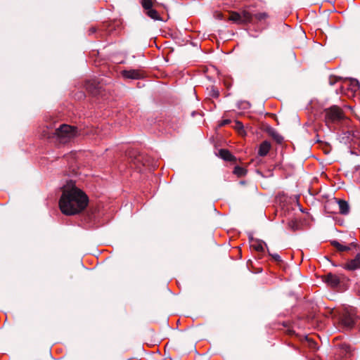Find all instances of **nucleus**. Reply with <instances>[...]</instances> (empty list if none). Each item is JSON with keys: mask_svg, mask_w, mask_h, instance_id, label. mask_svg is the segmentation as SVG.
<instances>
[{"mask_svg": "<svg viewBox=\"0 0 360 360\" xmlns=\"http://www.w3.org/2000/svg\"><path fill=\"white\" fill-rule=\"evenodd\" d=\"M332 245L339 251L343 252V251H348L351 250L352 247L354 246V244L353 243H350L349 245H345L343 244L340 243L338 241H333Z\"/></svg>", "mask_w": 360, "mask_h": 360, "instance_id": "14", "label": "nucleus"}, {"mask_svg": "<svg viewBox=\"0 0 360 360\" xmlns=\"http://www.w3.org/2000/svg\"><path fill=\"white\" fill-rule=\"evenodd\" d=\"M77 134L76 127L62 124L56 130H52L47 127L42 131L41 136L44 138L53 139L59 143H65L74 138Z\"/></svg>", "mask_w": 360, "mask_h": 360, "instance_id": "2", "label": "nucleus"}, {"mask_svg": "<svg viewBox=\"0 0 360 360\" xmlns=\"http://www.w3.org/2000/svg\"><path fill=\"white\" fill-rule=\"evenodd\" d=\"M306 339L309 342V345L311 347H312V348H316V343L314 341L311 340L309 338H307Z\"/></svg>", "mask_w": 360, "mask_h": 360, "instance_id": "21", "label": "nucleus"}, {"mask_svg": "<svg viewBox=\"0 0 360 360\" xmlns=\"http://www.w3.org/2000/svg\"><path fill=\"white\" fill-rule=\"evenodd\" d=\"M268 18V14L265 12L258 13L255 15H252V20L255 19L257 21L264 20Z\"/></svg>", "mask_w": 360, "mask_h": 360, "instance_id": "16", "label": "nucleus"}, {"mask_svg": "<svg viewBox=\"0 0 360 360\" xmlns=\"http://www.w3.org/2000/svg\"><path fill=\"white\" fill-rule=\"evenodd\" d=\"M90 33H94L96 32V28L92 27L89 30Z\"/></svg>", "mask_w": 360, "mask_h": 360, "instance_id": "27", "label": "nucleus"}, {"mask_svg": "<svg viewBox=\"0 0 360 360\" xmlns=\"http://www.w3.org/2000/svg\"><path fill=\"white\" fill-rule=\"evenodd\" d=\"M229 19L236 23H248L252 22V14L243 11L241 13L233 12L231 13Z\"/></svg>", "mask_w": 360, "mask_h": 360, "instance_id": "5", "label": "nucleus"}, {"mask_svg": "<svg viewBox=\"0 0 360 360\" xmlns=\"http://www.w3.org/2000/svg\"><path fill=\"white\" fill-rule=\"evenodd\" d=\"M326 282L332 287H337L340 283V279L336 275L328 274L326 277Z\"/></svg>", "mask_w": 360, "mask_h": 360, "instance_id": "10", "label": "nucleus"}, {"mask_svg": "<svg viewBox=\"0 0 360 360\" xmlns=\"http://www.w3.org/2000/svg\"><path fill=\"white\" fill-rule=\"evenodd\" d=\"M272 257L276 261H280L281 259V257L278 254L272 255Z\"/></svg>", "mask_w": 360, "mask_h": 360, "instance_id": "24", "label": "nucleus"}, {"mask_svg": "<svg viewBox=\"0 0 360 360\" xmlns=\"http://www.w3.org/2000/svg\"><path fill=\"white\" fill-rule=\"evenodd\" d=\"M87 195L72 181H68L62 188L59 200V207L65 215H75L82 212L87 206Z\"/></svg>", "mask_w": 360, "mask_h": 360, "instance_id": "1", "label": "nucleus"}, {"mask_svg": "<svg viewBox=\"0 0 360 360\" xmlns=\"http://www.w3.org/2000/svg\"><path fill=\"white\" fill-rule=\"evenodd\" d=\"M236 127H237L238 129H243V124H242V123H241V122H236Z\"/></svg>", "mask_w": 360, "mask_h": 360, "instance_id": "25", "label": "nucleus"}, {"mask_svg": "<svg viewBox=\"0 0 360 360\" xmlns=\"http://www.w3.org/2000/svg\"><path fill=\"white\" fill-rule=\"evenodd\" d=\"M141 3L146 11L152 8L153 4L150 0H141Z\"/></svg>", "mask_w": 360, "mask_h": 360, "instance_id": "17", "label": "nucleus"}, {"mask_svg": "<svg viewBox=\"0 0 360 360\" xmlns=\"http://www.w3.org/2000/svg\"><path fill=\"white\" fill-rule=\"evenodd\" d=\"M274 139L279 143H281L283 141V137L278 134L274 136Z\"/></svg>", "mask_w": 360, "mask_h": 360, "instance_id": "22", "label": "nucleus"}, {"mask_svg": "<svg viewBox=\"0 0 360 360\" xmlns=\"http://www.w3.org/2000/svg\"><path fill=\"white\" fill-rule=\"evenodd\" d=\"M338 207H339V212L342 214H347L349 212V206L347 201L344 200H338L337 201Z\"/></svg>", "mask_w": 360, "mask_h": 360, "instance_id": "12", "label": "nucleus"}, {"mask_svg": "<svg viewBox=\"0 0 360 360\" xmlns=\"http://www.w3.org/2000/svg\"><path fill=\"white\" fill-rule=\"evenodd\" d=\"M344 349H345V351H346L347 352H350V347H349V346L345 345V346H344Z\"/></svg>", "mask_w": 360, "mask_h": 360, "instance_id": "26", "label": "nucleus"}, {"mask_svg": "<svg viewBox=\"0 0 360 360\" xmlns=\"http://www.w3.org/2000/svg\"><path fill=\"white\" fill-rule=\"evenodd\" d=\"M357 319L356 311L354 308L347 309L342 316L341 321L347 328H352Z\"/></svg>", "mask_w": 360, "mask_h": 360, "instance_id": "4", "label": "nucleus"}, {"mask_svg": "<svg viewBox=\"0 0 360 360\" xmlns=\"http://www.w3.org/2000/svg\"><path fill=\"white\" fill-rule=\"evenodd\" d=\"M352 90L356 91L359 89V83L357 80L354 79L352 81Z\"/></svg>", "mask_w": 360, "mask_h": 360, "instance_id": "20", "label": "nucleus"}, {"mask_svg": "<svg viewBox=\"0 0 360 360\" xmlns=\"http://www.w3.org/2000/svg\"><path fill=\"white\" fill-rule=\"evenodd\" d=\"M229 120H224L223 121H221V122L220 123V126H224L226 124H228L229 123Z\"/></svg>", "mask_w": 360, "mask_h": 360, "instance_id": "23", "label": "nucleus"}, {"mask_svg": "<svg viewBox=\"0 0 360 360\" xmlns=\"http://www.w3.org/2000/svg\"><path fill=\"white\" fill-rule=\"evenodd\" d=\"M146 14L148 17H150L151 19H153L155 20H160V15L158 14V11L155 9H149L146 11Z\"/></svg>", "mask_w": 360, "mask_h": 360, "instance_id": "15", "label": "nucleus"}, {"mask_svg": "<svg viewBox=\"0 0 360 360\" xmlns=\"http://www.w3.org/2000/svg\"><path fill=\"white\" fill-rule=\"evenodd\" d=\"M233 172L238 176H241L245 174V170L243 167L237 166L234 168Z\"/></svg>", "mask_w": 360, "mask_h": 360, "instance_id": "18", "label": "nucleus"}, {"mask_svg": "<svg viewBox=\"0 0 360 360\" xmlns=\"http://www.w3.org/2000/svg\"><path fill=\"white\" fill-rule=\"evenodd\" d=\"M122 75L127 79H139L143 77V74L139 70H123Z\"/></svg>", "mask_w": 360, "mask_h": 360, "instance_id": "7", "label": "nucleus"}, {"mask_svg": "<svg viewBox=\"0 0 360 360\" xmlns=\"http://www.w3.org/2000/svg\"><path fill=\"white\" fill-rule=\"evenodd\" d=\"M345 117L343 111L337 105L331 106L325 110V121L327 124L338 123Z\"/></svg>", "mask_w": 360, "mask_h": 360, "instance_id": "3", "label": "nucleus"}, {"mask_svg": "<svg viewBox=\"0 0 360 360\" xmlns=\"http://www.w3.org/2000/svg\"><path fill=\"white\" fill-rule=\"evenodd\" d=\"M219 155L221 158L226 161L233 162L236 160V158L226 149H221L219 151Z\"/></svg>", "mask_w": 360, "mask_h": 360, "instance_id": "11", "label": "nucleus"}, {"mask_svg": "<svg viewBox=\"0 0 360 360\" xmlns=\"http://www.w3.org/2000/svg\"><path fill=\"white\" fill-rule=\"evenodd\" d=\"M342 266L345 269L349 271L360 269V254H357L353 259L348 261Z\"/></svg>", "mask_w": 360, "mask_h": 360, "instance_id": "6", "label": "nucleus"}, {"mask_svg": "<svg viewBox=\"0 0 360 360\" xmlns=\"http://www.w3.org/2000/svg\"><path fill=\"white\" fill-rule=\"evenodd\" d=\"M288 226L292 230H296L298 229V224H297V221L295 220H292V221H289Z\"/></svg>", "mask_w": 360, "mask_h": 360, "instance_id": "19", "label": "nucleus"}, {"mask_svg": "<svg viewBox=\"0 0 360 360\" xmlns=\"http://www.w3.org/2000/svg\"><path fill=\"white\" fill-rule=\"evenodd\" d=\"M271 148V144L269 142L265 141H263L260 146H259V150H258V154L260 155V156H265L267 155V153H269V150Z\"/></svg>", "mask_w": 360, "mask_h": 360, "instance_id": "13", "label": "nucleus"}, {"mask_svg": "<svg viewBox=\"0 0 360 360\" xmlns=\"http://www.w3.org/2000/svg\"><path fill=\"white\" fill-rule=\"evenodd\" d=\"M85 87L89 92L96 94L97 91L101 88V86L97 80L92 79L86 82Z\"/></svg>", "mask_w": 360, "mask_h": 360, "instance_id": "8", "label": "nucleus"}, {"mask_svg": "<svg viewBox=\"0 0 360 360\" xmlns=\"http://www.w3.org/2000/svg\"><path fill=\"white\" fill-rule=\"evenodd\" d=\"M250 247L257 252H263L264 251V245L266 244L259 240L250 238Z\"/></svg>", "mask_w": 360, "mask_h": 360, "instance_id": "9", "label": "nucleus"}]
</instances>
